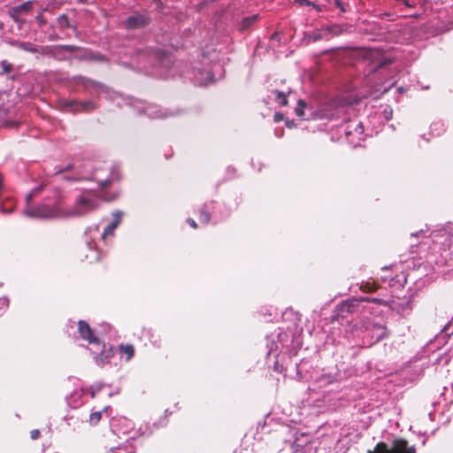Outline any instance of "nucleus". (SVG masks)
Wrapping results in <instances>:
<instances>
[{"mask_svg":"<svg viewBox=\"0 0 453 453\" xmlns=\"http://www.w3.org/2000/svg\"><path fill=\"white\" fill-rule=\"evenodd\" d=\"M99 204V200L91 193L81 195L75 202L72 209L64 211L65 217L83 216L96 208Z\"/></svg>","mask_w":453,"mask_h":453,"instance_id":"nucleus-1","label":"nucleus"},{"mask_svg":"<svg viewBox=\"0 0 453 453\" xmlns=\"http://www.w3.org/2000/svg\"><path fill=\"white\" fill-rule=\"evenodd\" d=\"M364 59L368 63L369 74L393 62V58L377 49H369L364 53Z\"/></svg>","mask_w":453,"mask_h":453,"instance_id":"nucleus-2","label":"nucleus"},{"mask_svg":"<svg viewBox=\"0 0 453 453\" xmlns=\"http://www.w3.org/2000/svg\"><path fill=\"white\" fill-rule=\"evenodd\" d=\"M24 214L27 217L36 219L65 218L64 211H62L58 205L50 207L49 205L42 204L35 208L27 207L24 210Z\"/></svg>","mask_w":453,"mask_h":453,"instance_id":"nucleus-3","label":"nucleus"},{"mask_svg":"<svg viewBox=\"0 0 453 453\" xmlns=\"http://www.w3.org/2000/svg\"><path fill=\"white\" fill-rule=\"evenodd\" d=\"M369 453H416V449L412 446H408L406 441L398 439L394 441L390 449L384 442H380L372 451L369 450Z\"/></svg>","mask_w":453,"mask_h":453,"instance_id":"nucleus-4","label":"nucleus"},{"mask_svg":"<svg viewBox=\"0 0 453 453\" xmlns=\"http://www.w3.org/2000/svg\"><path fill=\"white\" fill-rule=\"evenodd\" d=\"M363 134L364 127L362 123L356 120L351 121L345 130V135L347 138L353 136V138L349 140V142L354 146L359 144V142L362 140Z\"/></svg>","mask_w":453,"mask_h":453,"instance_id":"nucleus-5","label":"nucleus"},{"mask_svg":"<svg viewBox=\"0 0 453 453\" xmlns=\"http://www.w3.org/2000/svg\"><path fill=\"white\" fill-rule=\"evenodd\" d=\"M103 173H106V171L99 169L96 170L93 174L81 175L74 178V180H93L96 181L99 186L106 187L110 183V180L103 176Z\"/></svg>","mask_w":453,"mask_h":453,"instance_id":"nucleus-6","label":"nucleus"},{"mask_svg":"<svg viewBox=\"0 0 453 453\" xmlns=\"http://www.w3.org/2000/svg\"><path fill=\"white\" fill-rule=\"evenodd\" d=\"M79 333L89 343L99 344L98 339L93 335L92 330L87 322L83 320L79 321Z\"/></svg>","mask_w":453,"mask_h":453,"instance_id":"nucleus-7","label":"nucleus"},{"mask_svg":"<svg viewBox=\"0 0 453 453\" xmlns=\"http://www.w3.org/2000/svg\"><path fill=\"white\" fill-rule=\"evenodd\" d=\"M143 113L147 114L151 119H163L170 116L167 111H163L157 105L148 104L143 109Z\"/></svg>","mask_w":453,"mask_h":453,"instance_id":"nucleus-8","label":"nucleus"},{"mask_svg":"<svg viewBox=\"0 0 453 453\" xmlns=\"http://www.w3.org/2000/svg\"><path fill=\"white\" fill-rule=\"evenodd\" d=\"M113 216V221L104 229L103 233V237H105L106 235L112 234L115 228L119 226V224L121 221L122 219V212L121 211H114L112 213Z\"/></svg>","mask_w":453,"mask_h":453,"instance_id":"nucleus-9","label":"nucleus"},{"mask_svg":"<svg viewBox=\"0 0 453 453\" xmlns=\"http://www.w3.org/2000/svg\"><path fill=\"white\" fill-rule=\"evenodd\" d=\"M70 107L73 111H88L95 109V104L90 101L86 102H70Z\"/></svg>","mask_w":453,"mask_h":453,"instance_id":"nucleus-10","label":"nucleus"},{"mask_svg":"<svg viewBox=\"0 0 453 453\" xmlns=\"http://www.w3.org/2000/svg\"><path fill=\"white\" fill-rule=\"evenodd\" d=\"M145 23V19L141 15L131 16L127 19V26L130 28L142 27Z\"/></svg>","mask_w":453,"mask_h":453,"instance_id":"nucleus-11","label":"nucleus"},{"mask_svg":"<svg viewBox=\"0 0 453 453\" xmlns=\"http://www.w3.org/2000/svg\"><path fill=\"white\" fill-rule=\"evenodd\" d=\"M342 31V27L339 26L326 27L321 29L322 34L317 38H322L327 35H338Z\"/></svg>","mask_w":453,"mask_h":453,"instance_id":"nucleus-12","label":"nucleus"},{"mask_svg":"<svg viewBox=\"0 0 453 453\" xmlns=\"http://www.w3.org/2000/svg\"><path fill=\"white\" fill-rule=\"evenodd\" d=\"M258 19L257 15H251L249 17H245L242 19L240 23V29L244 30L249 28L250 26H252Z\"/></svg>","mask_w":453,"mask_h":453,"instance_id":"nucleus-13","label":"nucleus"},{"mask_svg":"<svg viewBox=\"0 0 453 453\" xmlns=\"http://www.w3.org/2000/svg\"><path fill=\"white\" fill-rule=\"evenodd\" d=\"M374 330L376 331L373 333L372 339V342L371 343H375L381 340L382 338L387 336V329L382 326H375Z\"/></svg>","mask_w":453,"mask_h":453,"instance_id":"nucleus-14","label":"nucleus"},{"mask_svg":"<svg viewBox=\"0 0 453 453\" xmlns=\"http://www.w3.org/2000/svg\"><path fill=\"white\" fill-rule=\"evenodd\" d=\"M119 349L121 353L127 356V361L130 360L134 354V349L131 344L120 345Z\"/></svg>","mask_w":453,"mask_h":453,"instance_id":"nucleus-15","label":"nucleus"},{"mask_svg":"<svg viewBox=\"0 0 453 453\" xmlns=\"http://www.w3.org/2000/svg\"><path fill=\"white\" fill-rule=\"evenodd\" d=\"M10 15L16 23L19 25L24 23V20L20 18L21 12H19L15 6L10 10Z\"/></svg>","mask_w":453,"mask_h":453,"instance_id":"nucleus-16","label":"nucleus"},{"mask_svg":"<svg viewBox=\"0 0 453 453\" xmlns=\"http://www.w3.org/2000/svg\"><path fill=\"white\" fill-rule=\"evenodd\" d=\"M274 93L276 95L275 100L280 106H285L288 104L287 95L285 93L278 90H276Z\"/></svg>","mask_w":453,"mask_h":453,"instance_id":"nucleus-17","label":"nucleus"},{"mask_svg":"<svg viewBox=\"0 0 453 453\" xmlns=\"http://www.w3.org/2000/svg\"><path fill=\"white\" fill-rule=\"evenodd\" d=\"M15 7L21 13L28 12L32 11V9H33V3L31 1H27V2L23 3L22 4H19Z\"/></svg>","mask_w":453,"mask_h":453,"instance_id":"nucleus-18","label":"nucleus"},{"mask_svg":"<svg viewBox=\"0 0 453 453\" xmlns=\"http://www.w3.org/2000/svg\"><path fill=\"white\" fill-rule=\"evenodd\" d=\"M306 107V104L303 100H299L297 104V107L296 108V114L298 117H304L303 109Z\"/></svg>","mask_w":453,"mask_h":453,"instance_id":"nucleus-19","label":"nucleus"},{"mask_svg":"<svg viewBox=\"0 0 453 453\" xmlns=\"http://www.w3.org/2000/svg\"><path fill=\"white\" fill-rule=\"evenodd\" d=\"M101 418H102L101 411L93 412L89 416V422L92 425H96V423H98V421L101 419Z\"/></svg>","mask_w":453,"mask_h":453,"instance_id":"nucleus-20","label":"nucleus"},{"mask_svg":"<svg viewBox=\"0 0 453 453\" xmlns=\"http://www.w3.org/2000/svg\"><path fill=\"white\" fill-rule=\"evenodd\" d=\"M19 48L26 51L37 52V50L30 43L22 42L20 43Z\"/></svg>","mask_w":453,"mask_h":453,"instance_id":"nucleus-21","label":"nucleus"},{"mask_svg":"<svg viewBox=\"0 0 453 453\" xmlns=\"http://www.w3.org/2000/svg\"><path fill=\"white\" fill-rule=\"evenodd\" d=\"M199 219L202 223L207 224L210 221V216L207 212L202 211L200 213Z\"/></svg>","mask_w":453,"mask_h":453,"instance_id":"nucleus-22","label":"nucleus"},{"mask_svg":"<svg viewBox=\"0 0 453 453\" xmlns=\"http://www.w3.org/2000/svg\"><path fill=\"white\" fill-rule=\"evenodd\" d=\"M301 5L312 6V8H315L317 11H321V9L319 5H317L314 3L310 2V1L301 2Z\"/></svg>","mask_w":453,"mask_h":453,"instance_id":"nucleus-23","label":"nucleus"},{"mask_svg":"<svg viewBox=\"0 0 453 453\" xmlns=\"http://www.w3.org/2000/svg\"><path fill=\"white\" fill-rule=\"evenodd\" d=\"M40 431L38 429H34L30 432V436L33 440H36L40 437Z\"/></svg>","mask_w":453,"mask_h":453,"instance_id":"nucleus-24","label":"nucleus"},{"mask_svg":"<svg viewBox=\"0 0 453 453\" xmlns=\"http://www.w3.org/2000/svg\"><path fill=\"white\" fill-rule=\"evenodd\" d=\"M2 66L4 73H8L12 68L11 65L8 64L6 61L2 62Z\"/></svg>","mask_w":453,"mask_h":453,"instance_id":"nucleus-25","label":"nucleus"},{"mask_svg":"<svg viewBox=\"0 0 453 453\" xmlns=\"http://www.w3.org/2000/svg\"><path fill=\"white\" fill-rule=\"evenodd\" d=\"M38 192V189H34L32 190L27 196V202L29 203L33 196L36 195V193Z\"/></svg>","mask_w":453,"mask_h":453,"instance_id":"nucleus-26","label":"nucleus"},{"mask_svg":"<svg viewBox=\"0 0 453 453\" xmlns=\"http://www.w3.org/2000/svg\"><path fill=\"white\" fill-rule=\"evenodd\" d=\"M35 19H36V21H37L39 24H41V25L45 24V20L43 19V17H42V12H41V13H39V14L35 17Z\"/></svg>","mask_w":453,"mask_h":453,"instance_id":"nucleus-27","label":"nucleus"},{"mask_svg":"<svg viewBox=\"0 0 453 453\" xmlns=\"http://www.w3.org/2000/svg\"><path fill=\"white\" fill-rule=\"evenodd\" d=\"M0 304L4 305V306H8L9 305V299L5 296H3L0 298Z\"/></svg>","mask_w":453,"mask_h":453,"instance_id":"nucleus-28","label":"nucleus"},{"mask_svg":"<svg viewBox=\"0 0 453 453\" xmlns=\"http://www.w3.org/2000/svg\"><path fill=\"white\" fill-rule=\"evenodd\" d=\"M283 116L280 113H275L274 115V121L279 122L282 119Z\"/></svg>","mask_w":453,"mask_h":453,"instance_id":"nucleus-29","label":"nucleus"},{"mask_svg":"<svg viewBox=\"0 0 453 453\" xmlns=\"http://www.w3.org/2000/svg\"><path fill=\"white\" fill-rule=\"evenodd\" d=\"M188 223L193 227V228H196V223L194 219H188Z\"/></svg>","mask_w":453,"mask_h":453,"instance_id":"nucleus-30","label":"nucleus"},{"mask_svg":"<svg viewBox=\"0 0 453 453\" xmlns=\"http://www.w3.org/2000/svg\"><path fill=\"white\" fill-rule=\"evenodd\" d=\"M109 453H119V452H118V449H111L109 451Z\"/></svg>","mask_w":453,"mask_h":453,"instance_id":"nucleus-31","label":"nucleus"},{"mask_svg":"<svg viewBox=\"0 0 453 453\" xmlns=\"http://www.w3.org/2000/svg\"><path fill=\"white\" fill-rule=\"evenodd\" d=\"M405 5H409L406 0H403Z\"/></svg>","mask_w":453,"mask_h":453,"instance_id":"nucleus-32","label":"nucleus"}]
</instances>
